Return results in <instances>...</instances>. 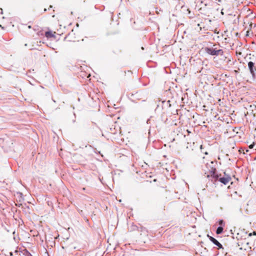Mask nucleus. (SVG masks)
<instances>
[{
  "label": "nucleus",
  "instance_id": "nucleus-14",
  "mask_svg": "<svg viewBox=\"0 0 256 256\" xmlns=\"http://www.w3.org/2000/svg\"><path fill=\"white\" fill-rule=\"evenodd\" d=\"M187 132H188V133H190V132L188 130H187Z\"/></svg>",
  "mask_w": 256,
  "mask_h": 256
},
{
  "label": "nucleus",
  "instance_id": "nucleus-1",
  "mask_svg": "<svg viewBox=\"0 0 256 256\" xmlns=\"http://www.w3.org/2000/svg\"><path fill=\"white\" fill-rule=\"evenodd\" d=\"M216 168H212V170L210 172V174L207 176L208 177L211 176L214 178H215L216 180H218L221 183L226 184L231 180V178L229 176H226L224 177L218 178V176L216 174Z\"/></svg>",
  "mask_w": 256,
  "mask_h": 256
},
{
  "label": "nucleus",
  "instance_id": "nucleus-15",
  "mask_svg": "<svg viewBox=\"0 0 256 256\" xmlns=\"http://www.w3.org/2000/svg\"><path fill=\"white\" fill-rule=\"evenodd\" d=\"M28 28H31V26H28Z\"/></svg>",
  "mask_w": 256,
  "mask_h": 256
},
{
  "label": "nucleus",
  "instance_id": "nucleus-13",
  "mask_svg": "<svg viewBox=\"0 0 256 256\" xmlns=\"http://www.w3.org/2000/svg\"><path fill=\"white\" fill-rule=\"evenodd\" d=\"M252 235V233H250V234H248V236H251Z\"/></svg>",
  "mask_w": 256,
  "mask_h": 256
},
{
  "label": "nucleus",
  "instance_id": "nucleus-11",
  "mask_svg": "<svg viewBox=\"0 0 256 256\" xmlns=\"http://www.w3.org/2000/svg\"><path fill=\"white\" fill-rule=\"evenodd\" d=\"M203 8V7L202 6H200V10H201L202 8Z\"/></svg>",
  "mask_w": 256,
  "mask_h": 256
},
{
  "label": "nucleus",
  "instance_id": "nucleus-8",
  "mask_svg": "<svg viewBox=\"0 0 256 256\" xmlns=\"http://www.w3.org/2000/svg\"><path fill=\"white\" fill-rule=\"evenodd\" d=\"M218 224L220 225V226H222L224 224V220H220L219 222H218Z\"/></svg>",
  "mask_w": 256,
  "mask_h": 256
},
{
  "label": "nucleus",
  "instance_id": "nucleus-6",
  "mask_svg": "<svg viewBox=\"0 0 256 256\" xmlns=\"http://www.w3.org/2000/svg\"><path fill=\"white\" fill-rule=\"evenodd\" d=\"M223 228L222 226H219L217 230H216V232L217 234H220L222 232H223Z\"/></svg>",
  "mask_w": 256,
  "mask_h": 256
},
{
  "label": "nucleus",
  "instance_id": "nucleus-5",
  "mask_svg": "<svg viewBox=\"0 0 256 256\" xmlns=\"http://www.w3.org/2000/svg\"><path fill=\"white\" fill-rule=\"evenodd\" d=\"M45 36L48 38L54 37V34L52 33L51 31H48L45 32Z\"/></svg>",
  "mask_w": 256,
  "mask_h": 256
},
{
  "label": "nucleus",
  "instance_id": "nucleus-3",
  "mask_svg": "<svg viewBox=\"0 0 256 256\" xmlns=\"http://www.w3.org/2000/svg\"><path fill=\"white\" fill-rule=\"evenodd\" d=\"M205 50L207 54L212 56H218L223 52L222 50H216L211 48H206Z\"/></svg>",
  "mask_w": 256,
  "mask_h": 256
},
{
  "label": "nucleus",
  "instance_id": "nucleus-2",
  "mask_svg": "<svg viewBox=\"0 0 256 256\" xmlns=\"http://www.w3.org/2000/svg\"><path fill=\"white\" fill-rule=\"evenodd\" d=\"M248 68L252 74V80H255L256 79V74L255 72L256 71V64L252 62H248Z\"/></svg>",
  "mask_w": 256,
  "mask_h": 256
},
{
  "label": "nucleus",
  "instance_id": "nucleus-4",
  "mask_svg": "<svg viewBox=\"0 0 256 256\" xmlns=\"http://www.w3.org/2000/svg\"><path fill=\"white\" fill-rule=\"evenodd\" d=\"M210 240L216 246H218L219 248H222V245L214 238L212 236H210Z\"/></svg>",
  "mask_w": 256,
  "mask_h": 256
},
{
  "label": "nucleus",
  "instance_id": "nucleus-9",
  "mask_svg": "<svg viewBox=\"0 0 256 256\" xmlns=\"http://www.w3.org/2000/svg\"><path fill=\"white\" fill-rule=\"evenodd\" d=\"M254 144H252L249 146V148H254Z\"/></svg>",
  "mask_w": 256,
  "mask_h": 256
},
{
  "label": "nucleus",
  "instance_id": "nucleus-10",
  "mask_svg": "<svg viewBox=\"0 0 256 256\" xmlns=\"http://www.w3.org/2000/svg\"><path fill=\"white\" fill-rule=\"evenodd\" d=\"M252 234L254 235H256V232H254Z\"/></svg>",
  "mask_w": 256,
  "mask_h": 256
},
{
  "label": "nucleus",
  "instance_id": "nucleus-7",
  "mask_svg": "<svg viewBox=\"0 0 256 256\" xmlns=\"http://www.w3.org/2000/svg\"><path fill=\"white\" fill-rule=\"evenodd\" d=\"M200 5H204V7H206L208 6V3L206 2V0H200Z\"/></svg>",
  "mask_w": 256,
  "mask_h": 256
},
{
  "label": "nucleus",
  "instance_id": "nucleus-12",
  "mask_svg": "<svg viewBox=\"0 0 256 256\" xmlns=\"http://www.w3.org/2000/svg\"><path fill=\"white\" fill-rule=\"evenodd\" d=\"M202 145H200V148L202 150Z\"/></svg>",
  "mask_w": 256,
  "mask_h": 256
},
{
  "label": "nucleus",
  "instance_id": "nucleus-17",
  "mask_svg": "<svg viewBox=\"0 0 256 256\" xmlns=\"http://www.w3.org/2000/svg\"><path fill=\"white\" fill-rule=\"evenodd\" d=\"M1 10H2L1 13L2 14V8H1Z\"/></svg>",
  "mask_w": 256,
  "mask_h": 256
},
{
  "label": "nucleus",
  "instance_id": "nucleus-16",
  "mask_svg": "<svg viewBox=\"0 0 256 256\" xmlns=\"http://www.w3.org/2000/svg\"><path fill=\"white\" fill-rule=\"evenodd\" d=\"M204 154H208V152H204Z\"/></svg>",
  "mask_w": 256,
  "mask_h": 256
}]
</instances>
